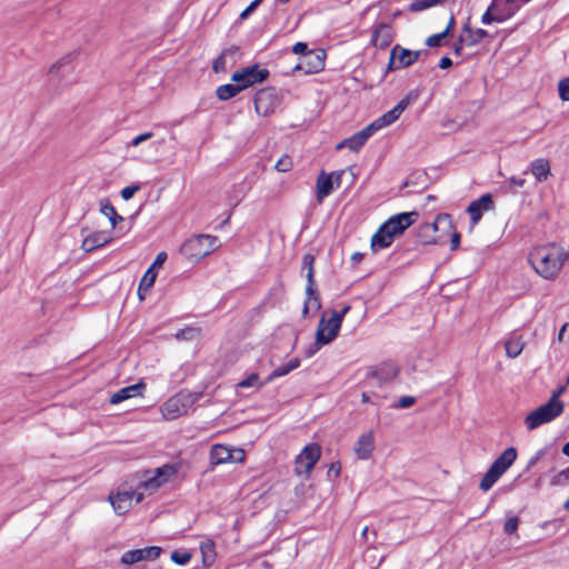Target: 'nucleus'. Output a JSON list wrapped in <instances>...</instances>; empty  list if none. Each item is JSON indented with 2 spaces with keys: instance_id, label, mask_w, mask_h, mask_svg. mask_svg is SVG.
Segmentation results:
<instances>
[{
  "instance_id": "nucleus-55",
  "label": "nucleus",
  "mask_w": 569,
  "mask_h": 569,
  "mask_svg": "<svg viewBox=\"0 0 569 569\" xmlns=\"http://www.w3.org/2000/svg\"><path fill=\"white\" fill-rule=\"evenodd\" d=\"M459 244H460V233L455 231L451 236V250L458 249Z\"/></svg>"
},
{
  "instance_id": "nucleus-17",
  "label": "nucleus",
  "mask_w": 569,
  "mask_h": 569,
  "mask_svg": "<svg viewBox=\"0 0 569 569\" xmlns=\"http://www.w3.org/2000/svg\"><path fill=\"white\" fill-rule=\"evenodd\" d=\"M425 51H412L405 49L399 44L395 46L390 51L389 69H401L415 63Z\"/></svg>"
},
{
  "instance_id": "nucleus-43",
  "label": "nucleus",
  "mask_w": 569,
  "mask_h": 569,
  "mask_svg": "<svg viewBox=\"0 0 569 569\" xmlns=\"http://www.w3.org/2000/svg\"><path fill=\"white\" fill-rule=\"evenodd\" d=\"M519 518L518 517H511L505 522L503 531L506 535H513L518 530L519 526Z\"/></svg>"
},
{
  "instance_id": "nucleus-46",
  "label": "nucleus",
  "mask_w": 569,
  "mask_h": 569,
  "mask_svg": "<svg viewBox=\"0 0 569 569\" xmlns=\"http://www.w3.org/2000/svg\"><path fill=\"white\" fill-rule=\"evenodd\" d=\"M262 0H253L241 13L240 19L244 20L247 19L251 12H253L257 7L261 3Z\"/></svg>"
},
{
  "instance_id": "nucleus-25",
  "label": "nucleus",
  "mask_w": 569,
  "mask_h": 569,
  "mask_svg": "<svg viewBox=\"0 0 569 569\" xmlns=\"http://www.w3.org/2000/svg\"><path fill=\"white\" fill-rule=\"evenodd\" d=\"M393 40L392 29L387 23H380L372 33L371 42L379 48H387Z\"/></svg>"
},
{
  "instance_id": "nucleus-8",
  "label": "nucleus",
  "mask_w": 569,
  "mask_h": 569,
  "mask_svg": "<svg viewBox=\"0 0 569 569\" xmlns=\"http://www.w3.org/2000/svg\"><path fill=\"white\" fill-rule=\"evenodd\" d=\"M144 493L134 488L133 482L126 481L117 492H111L108 497L114 512L119 516L127 513L131 507L132 501L139 503L143 500Z\"/></svg>"
},
{
  "instance_id": "nucleus-28",
  "label": "nucleus",
  "mask_w": 569,
  "mask_h": 569,
  "mask_svg": "<svg viewBox=\"0 0 569 569\" xmlns=\"http://www.w3.org/2000/svg\"><path fill=\"white\" fill-rule=\"evenodd\" d=\"M465 36L466 46L472 47L481 42L485 38L489 37V33L483 29H472L468 23H466L461 30V33Z\"/></svg>"
},
{
  "instance_id": "nucleus-39",
  "label": "nucleus",
  "mask_w": 569,
  "mask_h": 569,
  "mask_svg": "<svg viewBox=\"0 0 569 569\" xmlns=\"http://www.w3.org/2000/svg\"><path fill=\"white\" fill-rule=\"evenodd\" d=\"M170 558H171V560L174 563L180 565V566H184V565H187L190 561L191 553H189L187 551H183V552L173 551V552H171Z\"/></svg>"
},
{
  "instance_id": "nucleus-62",
  "label": "nucleus",
  "mask_w": 569,
  "mask_h": 569,
  "mask_svg": "<svg viewBox=\"0 0 569 569\" xmlns=\"http://www.w3.org/2000/svg\"><path fill=\"white\" fill-rule=\"evenodd\" d=\"M361 400H362V402H369L370 398H369V396L366 392H363L362 396H361Z\"/></svg>"
},
{
  "instance_id": "nucleus-30",
  "label": "nucleus",
  "mask_w": 569,
  "mask_h": 569,
  "mask_svg": "<svg viewBox=\"0 0 569 569\" xmlns=\"http://www.w3.org/2000/svg\"><path fill=\"white\" fill-rule=\"evenodd\" d=\"M525 348V341L521 336L511 335L505 342L506 356L517 358Z\"/></svg>"
},
{
  "instance_id": "nucleus-36",
  "label": "nucleus",
  "mask_w": 569,
  "mask_h": 569,
  "mask_svg": "<svg viewBox=\"0 0 569 569\" xmlns=\"http://www.w3.org/2000/svg\"><path fill=\"white\" fill-rule=\"evenodd\" d=\"M237 51V48H229L221 52L219 57H217L212 63L213 72H224L226 71V61L229 54H233Z\"/></svg>"
},
{
  "instance_id": "nucleus-61",
  "label": "nucleus",
  "mask_w": 569,
  "mask_h": 569,
  "mask_svg": "<svg viewBox=\"0 0 569 569\" xmlns=\"http://www.w3.org/2000/svg\"><path fill=\"white\" fill-rule=\"evenodd\" d=\"M562 452L569 457V441L562 447Z\"/></svg>"
},
{
  "instance_id": "nucleus-13",
  "label": "nucleus",
  "mask_w": 569,
  "mask_h": 569,
  "mask_svg": "<svg viewBox=\"0 0 569 569\" xmlns=\"http://www.w3.org/2000/svg\"><path fill=\"white\" fill-rule=\"evenodd\" d=\"M269 77V70L261 68L258 63L244 67L233 72L231 80L240 83L244 89L261 83Z\"/></svg>"
},
{
  "instance_id": "nucleus-37",
  "label": "nucleus",
  "mask_w": 569,
  "mask_h": 569,
  "mask_svg": "<svg viewBox=\"0 0 569 569\" xmlns=\"http://www.w3.org/2000/svg\"><path fill=\"white\" fill-rule=\"evenodd\" d=\"M200 337V329L193 327H187L178 330L174 333L177 340H194Z\"/></svg>"
},
{
  "instance_id": "nucleus-6",
  "label": "nucleus",
  "mask_w": 569,
  "mask_h": 569,
  "mask_svg": "<svg viewBox=\"0 0 569 569\" xmlns=\"http://www.w3.org/2000/svg\"><path fill=\"white\" fill-rule=\"evenodd\" d=\"M177 473V468L172 465H164L154 471H144L134 488L144 495H151L164 485L171 477Z\"/></svg>"
},
{
  "instance_id": "nucleus-26",
  "label": "nucleus",
  "mask_w": 569,
  "mask_h": 569,
  "mask_svg": "<svg viewBox=\"0 0 569 569\" xmlns=\"http://www.w3.org/2000/svg\"><path fill=\"white\" fill-rule=\"evenodd\" d=\"M143 388H144L143 383H136V385L124 387V388L118 390L117 392H114L110 397V403L118 405L124 400L140 396Z\"/></svg>"
},
{
  "instance_id": "nucleus-19",
  "label": "nucleus",
  "mask_w": 569,
  "mask_h": 569,
  "mask_svg": "<svg viewBox=\"0 0 569 569\" xmlns=\"http://www.w3.org/2000/svg\"><path fill=\"white\" fill-rule=\"evenodd\" d=\"M341 171H333L331 173H326L321 171L317 178L316 189H317V201L321 203L326 197H328L335 188L341 183Z\"/></svg>"
},
{
  "instance_id": "nucleus-53",
  "label": "nucleus",
  "mask_w": 569,
  "mask_h": 569,
  "mask_svg": "<svg viewBox=\"0 0 569 569\" xmlns=\"http://www.w3.org/2000/svg\"><path fill=\"white\" fill-rule=\"evenodd\" d=\"M466 44V39L463 34H460L457 42L453 44V51L456 54H461L462 48Z\"/></svg>"
},
{
  "instance_id": "nucleus-47",
  "label": "nucleus",
  "mask_w": 569,
  "mask_h": 569,
  "mask_svg": "<svg viewBox=\"0 0 569 569\" xmlns=\"http://www.w3.org/2000/svg\"><path fill=\"white\" fill-rule=\"evenodd\" d=\"M167 260V253L166 252H159L154 259V261L152 262V264L149 267V268H153V271H157L158 269H160L162 267V264L164 263V261Z\"/></svg>"
},
{
  "instance_id": "nucleus-7",
  "label": "nucleus",
  "mask_w": 569,
  "mask_h": 569,
  "mask_svg": "<svg viewBox=\"0 0 569 569\" xmlns=\"http://www.w3.org/2000/svg\"><path fill=\"white\" fill-rule=\"evenodd\" d=\"M563 410V403L558 400V396L553 395L551 399L531 411L525 419V423L529 430H535L540 426L552 421L555 418L561 415Z\"/></svg>"
},
{
  "instance_id": "nucleus-54",
  "label": "nucleus",
  "mask_w": 569,
  "mask_h": 569,
  "mask_svg": "<svg viewBox=\"0 0 569 569\" xmlns=\"http://www.w3.org/2000/svg\"><path fill=\"white\" fill-rule=\"evenodd\" d=\"M546 453V449L539 450L535 456H532L529 460L528 467L535 466Z\"/></svg>"
},
{
  "instance_id": "nucleus-1",
  "label": "nucleus",
  "mask_w": 569,
  "mask_h": 569,
  "mask_svg": "<svg viewBox=\"0 0 569 569\" xmlns=\"http://www.w3.org/2000/svg\"><path fill=\"white\" fill-rule=\"evenodd\" d=\"M568 257L563 247L552 242L535 247L529 253V262L540 277L553 280L562 270Z\"/></svg>"
},
{
  "instance_id": "nucleus-41",
  "label": "nucleus",
  "mask_w": 569,
  "mask_h": 569,
  "mask_svg": "<svg viewBox=\"0 0 569 569\" xmlns=\"http://www.w3.org/2000/svg\"><path fill=\"white\" fill-rule=\"evenodd\" d=\"M447 36H448V30H443L440 33L432 34L427 38L426 44L430 48L439 47V46H441L442 39L446 38Z\"/></svg>"
},
{
  "instance_id": "nucleus-27",
  "label": "nucleus",
  "mask_w": 569,
  "mask_h": 569,
  "mask_svg": "<svg viewBox=\"0 0 569 569\" xmlns=\"http://www.w3.org/2000/svg\"><path fill=\"white\" fill-rule=\"evenodd\" d=\"M373 134L369 126L345 140L346 147L352 151H358L366 141Z\"/></svg>"
},
{
  "instance_id": "nucleus-57",
  "label": "nucleus",
  "mask_w": 569,
  "mask_h": 569,
  "mask_svg": "<svg viewBox=\"0 0 569 569\" xmlns=\"http://www.w3.org/2000/svg\"><path fill=\"white\" fill-rule=\"evenodd\" d=\"M510 182L511 184L516 186V187H519V188H522L526 183V180L525 179H518V178H511L510 179Z\"/></svg>"
},
{
  "instance_id": "nucleus-48",
  "label": "nucleus",
  "mask_w": 569,
  "mask_h": 569,
  "mask_svg": "<svg viewBox=\"0 0 569 569\" xmlns=\"http://www.w3.org/2000/svg\"><path fill=\"white\" fill-rule=\"evenodd\" d=\"M153 133L152 132H143L139 136H137L136 138H133L130 142V146L131 147H138L140 143H142L143 141H147L149 140L150 138H152Z\"/></svg>"
},
{
  "instance_id": "nucleus-21",
  "label": "nucleus",
  "mask_w": 569,
  "mask_h": 569,
  "mask_svg": "<svg viewBox=\"0 0 569 569\" xmlns=\"http://www.w3.org/2000/svg\"><path fill=\"white\" fill-rule=\"evenodd\" d=\"M326 53L322 50L308 51L302 56L300 62L297 64V70H302L305 73H317L325 67Z\"/></svg>"
},
{
  "instance_id": "nucleus-52",
  "label": "nucleus",
  "mask_w": 569,
  "mask_h": 569,
  "mask_svg": "<svg viewBox=\"0 0 569 569\" xmlns=\"http://www.w3.org/2000/svg\"><path fill=\"white\" fill-rule=\"evenodd\" d=\"M308 47H307V43L305 42H297L293 47H292V52L296 53V54H306L308 51H307Z\"/></svg>"
},
{
  "instance_id": "nucleus-29",
  "label": "nucleus",
  "mask_w": 569,
  "mask_h": 569,
  "mask_svg": "<svg viewBox=\"0 0 569 569\" xmlns=\"http://www.w3.org/2000/svg\"><path fill=\"white\" fill-rule=\"evenodd\" d=\"M530 171L537 181H546L550 176V163L547 159L540 158L531 162Z\"/></svg>"
},
{
  "instance_id": "nucleus-34",
  "label": "nucleus",
  "mask_w": 569,
  "mask_h": 569,
  "mask_svg": "<svg viewBox=\"0 0 569 569\" xmlns=\"http://www.w3.org/2000/svg\"><path fill=\"white\" fill-rule=\"evenodd\" d=\"M157 273V271H153V268H148V270L142 276L138 288V295L140 299H144V292H147L154 284Z\"/></svg>"
},
{
  "instance_id": "nucleus-44",
  "label": "nucleus",
  "mask_w": 569,
  "mask_h": 569,
  "mask_svg": "<svg viewBox=\"0 0 569 569\" xmlns=\"http://www.w3.org/2000/svg\"><path fill=\"white\" fill-rule=\"evenodd\" d=\"M559 97L563 101H569V77L562 79L558 84Z\"/></svg>"
},
{
  "instance_id": "nucleus-40",
  "label": "nucleus",
  "mask_w": 569,
  "mask_h": 569,
  "mask_svg": "<svg viewBox=\"0 0 569 569\" xmlns=\"http://www.w3.org/2000/svg\"><path fill=\"white\" fill-rule=\"evenodd\" d=\"M237 387L239 388H249V387H261V383L259 382V375L258 373H251L247 379H243L237 383Z\"/></svg>"
},
{
  "instance_id": "nucleus-63",
  "label": "nucleus",
  "mask_w": 569,
  "mask_h": 569,
  "mask_svg": "<svg viewBox=\"0 0 569 569\" xmlns=\"http://www.w3.org/2000/svg\"><path fill=\"white\" fill-rule=\"evenodd\" d=\"M352 259L356 260V261H359L361 259V254L360 253H355L352 256Z\"/></svg>"
},
{
  "instance_id": "nucleus-32",
  "label": "nucleus",
  "mask_w": 569,
  "mask_h": 569,
  "mask_svg": "<svg viewBox=\"0 0 569 569\" xmlns=\"http://www.w3.org/2000/svg\"><path fill=\"white\" fill-rule=\"evenodd\" d=\"M242 90L243 88L241 87V84L234 82L218 87L216 92L219 100L226 101L236 97Z\"/></svg>"
},
{
  "instance_id": "nucleus-50",
  "label": "nucleus",
  "mask_w": 569,
  "mask_h": 569,
  "mask_svg": "<svg viewBox=\"0 0 569 569\" xmlns=\"http://www.w3.org/2000/svg\"><path fill=\"white\" fill-rule=\"evenodd\" d=\"M416 402V398L411 396H403L399 399V408H409Z\"/></svg>"
},
{
  "instance_id": "nucleus-51",
  "label": "nucleus",
  "mask_w": 569,
  "mask_h": 569,
  "mask_svg": "<svg viewBox=\"0 0 569 569\" xmlns=\"http://www.w3.org/2000/svg\"><path fill=\"white\" fill-rule=\"evenodd\" d=\"M493 21H500V19H499V18H497V17H495V16L490 12V10H487V11L482 14V17H481V22H482L483 24H490V23H491V22H493Z\"/></svg>"
},
{
  "instance_id": "nucleus-59",
  "label": "nucleus",
  "mask_w": 569,
  "mask_h": 569,
  "mask_svg": "<svg viewBox=\"0 0 569 569\" xmlns=\"http://www.w3.org/2000/svg\"><path fill=\"white\" fill-rule=\"evenodd\" d=\"M453 27H455V18H453V16H451L449 19L448 26L445 30H448V33H449Z\"/></svg>"
},
{
  "instance_id": "nucleus-58",
  "label": "nucleus",
  "mask_w": 569,
  "mask_h": 569,
  "mask_svg": "<svg viewBox=\"0 0 569 569\" xmlns=\"http://www.w3.org/2000/svg\"><path fill=\"white\" fill-rule=\"evenodd\" d=\"M569 328V325L568 323H565L561 328H560V331L558 333V341L559 342H562L563 341V336H565V332L567 331V329Z\"/></svg>"
},
{
  "instance_id": "nucleus-11",
  "label": "nucleus",
  "mask_w": 569,
  "mask_h": 569,
  "mask_svg": "<svg viewBox=\"0 0 569 569\" xmlns=\"http://www.w3.org/2000/svg\"><path fill=\"white\" fill-rule=\"evenodd\" d=\"M418 98V93L416 91H410L405 98H402L397 106H395L391 110L376 119L373 122L369 124L370 129L373 133L387 126L396 122L401 113L409 107V104L416 101Z\"/></svg>"
},
{
  "instance_id": "nucleus-9",
  "label": "nucleus",
  "mask_w": 569,
  "mask_h": 569,
  "mask_svg": "<svg viewBox=\"0 0 569 569\" xmlns=\"http://www.w3.org/2000/svg\"><path fill=\"white\" fill-rule=\"evenodd\" d=\"M315 257L311 253H307L302 257V266L301 270L306 271V278H307V300L305 302L303 307V313L307 315L308 310L315 309L318 310L321 307L320 299L317 292L316 288V281H315Z\"/></svg>"
},
{
  "instance_id": "nucleus-2",
  "label": "nucleus",
  "mask_w": 569,
  "mask_h": 569,
  "mask_svg": "<svg viewBox=\"0 0 569 569\" xmlns=\"http://www.w3.org/2000/svg\"><path fill=\"white\" fill-rule=\"evenodd\" d=\"M418 212H402L391 216L385 221L371 238V249L376 252L389 248L393 240L418 220Z\"/></svg>"
},
{
  "instance_id": "nucleus-33",
  "label": "nucleus",
  "mask_w": 569,
  "mask_h": 569,
  "mask_svg": "<svg viewBox=\"0 0 569 569\" xmlns=\"http://www.w3.org/2000/svg\"><path fill=\"white\" fill-rule=\"evenodd\" d=\"M200 551H201L203 565L211 566L216 559L214 542L210 539H206V540L201 541Z\"/></svg>"
},
{
  "instance_id": "nucleus-60",
  "label": "nucleus",
  "mask_w": 569,
  "mask_h": 569,
  "mask_svg": "<svg viewBox=\"0 0 569 569\" xmlns=\"http://www.w3.org/2000/svg\"><path fill=\"white\" fill-rule=\"evenodd\" d=\"M368 531H369V528L367 526L361 530V537L365 540H367Z\"/></svg>"
},
{
  "instance_id": "nucleus-4",
  "label": "nucleus",
  "mask_w": 569,
  "mask_h": 569,
  "mask_svg": "<svg viewBox=\"0 0 569 569\" xmlns=\"http://www.w3.org/2000/svg\"><path fill=\"white\" fill-rule=\"evenodd\" d=\"M219 247V240L216 236L198 234L181 246V253L190 261L196 262L210 254Z\"/></svg>"
},
{
  "instance_id": "nucleus-14",
  "label": "nucleus",
  "mask_w": 569,
  "mask_h": 569,
  "mask_svg": "<svg viewBox=\"0 0 569 569\" xmlns=\"http://www.w3.org/2000/svg\"><path fill=\"white\" fill-rule=\"evenodd\" d=\"M321 449L317 443L308 445L296 458L295 471L298 476L309 477L311 470L320 459Z\"/></svg>"
},
{
  "instance_id": "nucleus-16",
  "label": "nucleus",
  "mask_w": 569,
  "mask_h": 569,
  "mask_svg": "<svg viewBox=\"0 0 569 569\" xmlns=\"http://www.w3.org/2000/svg\"><path fill=\"white\" fill-rule=\"evenodd\" d=\"M243 460L244 451L239 448H232L226 445H214L210 450V461L212 465L242 462Z\"/></svg>"
},
{
  "instance_id": "nucleus-64",
  "label": "nucleus",
  "mask_w": 569,
  "mask_h": 569,
  "mask_svg": "<svg viewBox=\"0 0 569 569\" xmlns=\"http://www.w3.org/2000/svg\"><path fill=\"white\" fill-rule=\"evenodd\" d=\"M563 508L567 509V510L569 509V498L566 500V502L563 505Z\"/></svg>"
},
{
  "instance_id": "nucleus-15",
  "label": "nucleus",
  "mask_w": 569,
  "mask_h": 569,
  "mask_svg": "<svg viewBox=\"0 0 569 569\" xmlns=\"http://www.w3.org/2000/svg\"><path fill=\"white\" fill-rule=\"evenodd\" d=\"M162 548L158 546L128 550L120 557V563L129 567L142 561H156L162 555Z\"/></svg>"
},
{
  "instance_id": "nucleus-3",
  "label": "nucleus",
  "mask_w": 569,
  "mask_h": 569,
  "mask_svg": "<svg viewBox=\"0 0 569 569\" xmlns=\"http://www.w3.org/2000/svg\"><path fill=\"white\" fill-rule=\"evenodd\" d=\"M202 397L201 392L181 390L168 398L160 407L159 411L166 421L177 420L186 415Z\"/></svg>"
},
{
  "instance_id": "nucleus-22",
  "label": "nucleus",
  "mask_w": 569,
  "mask_h": 569,
  "mask_svg": "<svg viewBox=\"0 0 569 569\" xmlns=\"http://www.w3.org/2000/svg\"><path fill=\"white\" fill-rule=\"evenodd\" d=\"M492 209H493L492 197H491V194L486 193V194H482L479 199L472 201L468 206L467 212L470 214L472 224H477L480 221L482 213L486 211L492 210Z\"/></svg>"
},
{
  "instance_id": "nucleus-35",
  "label": "nucleus",
  "mask_w": 569,
  "mask_h": 569,
  "mask_svg": "<svg viewBox=\"0 0 569 569\" xmlns=\"http://www.w3.org/2000/svg\"><path fill=\"white\" fill-rule=\"evenodd\" d=\"M300 366V359L299 358H292L287 363L276 368L271 375L269 376V380H272L274 378L283 377L295 369H297Z\"/></svg>"
},
{
  "instance_id": "nucleus-10",
  "label": "nucleus",
  "mask_w": 569,
  "mask_h": 569,
  "mask_svg": "<svg viewBox=\"0 0 569 569\" xmlns=\"http://www.w3.org/2000/svg\"><path fill=\"white\" fill-rule=\"evenodd\" d=\"M418 98V93L416 91H410L405 98H402L397 106H395L391 110L376 119L373 122L369 124L370 129L373 133L387 126L396 122L401 113L409 107V104L416 101Z\"/></svg>"
},
{
  "instance_id": "nucleus-24",
  "label": "nucleus",
  "mask_w": 569,
  "mask_h": 569,
  "mask_svg": "<svg viewBox=\"0 0 569 569\" xmlns=\"http://www.w3.org/2000/svg\"><path fill=\"white\" fill-rule=\"evenodd\" d=\"M112 241V234L110 231H96L87 236L81 244V248L86 252L93 251L100 247H103Z\"/></svg>"
},
{
  "instance_id": "nucleus-23",
  "label": "nucleus",
  "mask_w": 569,
  "mask_h": 569,
  "mask_svg": "<svg viewBox=\"0 0 569 569\" xmlns=\"http://www.w3.org/2000/svg\"><path fill=\"white\" fill-rule=\"evenodd\" d=\"M375 450V436L373 432L367 431L358 438L355 443L353 451L361 460H368Z\"/></svg>"
},
{
  "instance_id": "nucleus-12",
  "label": "nucleus",
  "mask_w": 569,
  "mask_h": 569,
  "mask_svg": "<svg viewBox=\"0 0 569 569\" xmlns=\"http://www.w3.org/2000/svg\"><path fill=\"white\" fill-rule=\"evenodd\" d=\"M339 319L332 317L328 311L321 316L316 331V343L318 346L329 345L337 338L341 328Z\"/></svg>"
},
{
  "instance_id": "nucleus-20",
  "label": "nucleus",
  "mask_w": 569,
  "mask_h": 569,
  "mask_svg": "<svg viewBox=\"0 0 569 569\" xmlns=\"http://www.w3.org/2000/svg\"><path fill=\"white\" fill-rule=\"evenodd\" d=\"M442 226L449 230L453 229L452 219L449 214H439L436 221L432 223H423L419 227V238L425 243H436L438 240L435 238V233L438 228Z\"/></svg>"
},
{
  "instance_id": "nucleus-5",
  "label": "nucleus",
  "mask_w": 569,
  "mask_h": 569,
  "mask_svg": "<svg viewBox=\"0 0 569 569\" xmlns=\"http://www.w3.org/2000/svg\"><path fill=\"white\" fill-rule=\"evenodd\" d=\"M517 450L513 447L507 448L490 466L482 477L479 488L482 491L490 490L500 477L513 465L517 459Z\"/></svg>"
},
{
  "instance_id": "nucleus-49",
  "label": "nucleus",
  "mask_w": 569,
  "mask_h": 569,
  "mask_svg": "<svg viewBox=\"0 0 569 569\" xmlns=\"http://www.w3.org/2000/svg\"><path fill=\"white\" fill-rule=\"evenodd\" d=\"M350 309H351V307L349 305H346L340 311L331 310V311H328V313H330L332 317L340 318L339 322L342 325V321H343L346 315L350 311Z\"/></svg>"
},
{
  "instance_id": "nucleus-45",
  "label": "nucleus",
  "mask_w": 569,
  "mask_h": 569,
  "mask_svg": "<svg viewBox=\"0 0 569 569\" xmlns=\"http://www.w3.org/2000/svg\"><path fill=\"white\" fill-rule=\"evenodd\" d=\"M139 190H140V186H139V184L128 186V187H126V188H123V189L121 190V197H122V199H123V200L128 201V200H130V199L134 196V193H136L137 191H139Z\"/></svg>"
},
{
  "instance_id": "nucleus-56",
  "label": "nucleus",
  "mask_w": 569,
  "mask_h": 569,
  "mask_svg": "<svg viewBox=\"0 0 569 569\" xmlns=\"http://www.w3.org/2000/svg\"><path fill=\"white\" fill-rule=\"evenodd\" d=\"M451 66H452V61H451L450 58L443 57V58L440 59V62H439V68L440 69H448Z\"/></svg>"
},
{
  "instance_id": "nucleus-31",
  "label": "nucleus",
  "mask_w": 569,
  "mask_h": 569,
  "mask_svg": "<svg viewBox=\"0 0 569 569\" xmlns=\"http://www.w3.org/2000/svg\"><path fill=\"white\" fill-rule=\"evenodd\" d=\"M100 212L109 219L112 229L118 224V222L123 220V218L117 213L114 207L108 199L100 201Z\"/></svg>"
},
{
  "instance_id": "nucleus-18",
  "label": "nucleus",
  "mask_w": 569,
  "mask_h": 569,
  "mask_svg": "<svg viewBox=\"0 0 569 569\" xmlns=\"http://www.w3.org/2000/svg\"><path fill=\"white\" fill-rule=\"evenodd\" d=\"M279 103V96L273 89L259 90L254 96L256 111L263 117L271 114Z\"/></svg>"
},
{
  "instance_id": "nucleus-42",
  "label": "nucleus",
  "mask_w": 569,
  "mask_h": 569,
  "mask_svg": "<svg viewBox=\"0 0 569 569\" xmlns=\"http://www.w3.org/2000/svg\"><path fill=\"white\" fill-rule=\"evenodd\" d=\"M274 168L279 172H288L292 168V161L288 156H283L277 161Z\"/></svg>"
},
{
  "instance_id": "nucleus-38",
  "label": "nucleus",
  "mask_w": 569,
  "mask_h": 569,
  "mask_svg": "<svg viewBox=\"0 0 569 569\" xmlns=\"http://www.w3.org/2000/svg\"><path fill=\"white\" fill-rule=\"evenodd\" d=\"M569 482V467L555 475L551 479V486L559 487Z\"/></svg>"
}]
</instances>
